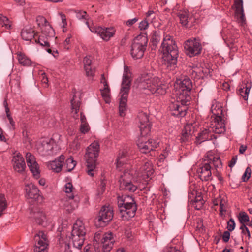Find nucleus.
Segmentation results:
<instances>
[{"label":"nucleus","mask_w":252,"mask_h":252,"mask_svg":"<svg viewBox=\"0 0 252 252\" xmlns=\"http://www.w3.org/2000/svg\"><path fill=\"white\" fill-rule=\"evenodd\" d=\"M54 142L52 139H45L42 141L41 144L38 146V149L43 154H49L53 148Z\"/></svg>","instance_id":"a878e982"},{"label":"nucleus","mask_w":252,"mask_h":252,"mask_svg":"<svg viewBox=\"0 0 252 252\" xmlns=\"http://www.w3.org/2000/svg\"><path fill=\"white\" fill-rule=\"evenodd\" d=\"M239 220L242 224H245V223L249 221V217L246 213L241 212L239 213Z\"/></svg>","instance_id":"49530a36"},{"label":"nucleus","mask_w":252,"mask_h":252,"mask_svg":"<svg viewBox=\"0 0 252 252\" xmlns=\"http://www.w3.org/2000/svg\"><path fill=\"white\" fill-rule=\"evenodd\" d=\"M90 31L94 33H97L104 40L108 41L113 37L115 33L114 28H102L101 27H89Z\"/></svg>","instance_id":"ddd939ff"},{"label":"nucleus","mask_w":252,"mask_h":252,"mask_svg":"<svg viewBox=\"0 0 252 252\" xmlns=\"http://www.w3.org/2000/svg\"><path fill=\"white\" fill-rule=\"evenodd\" d=\"M0 24L2 27H5L6 29H10L11 28V24L10 21L6 16H2L0 20Z\"/></svg>","instance_id":"a18cd8bd"},{"label":"nucleus","mask_w":252,"mask_h":252,"mask_svg":"<svg viewBox=\"0 0 252 252\" xmlns=\"http://www.w3.org/2000/svg\"><path fill=\"white\" fill-rule=\"evenodd\" d=\"M188 12L186 11H180L178 13V17L180 19V23L183 26H187L189 22Z\"/></svg>","instance_id":"4c0bfd02"},{"label":"nucleus","mask_w":252,"mask_h":252,"mask_svg":"<svg viewBox=\"0 0 252 252\" xmlns=\"http://www.w3.org/2000/svg\"><path fill=\"white\" fill-rule=\"evenodd\" d=\"M26 159L28 166L34 177L38 179L40 176L39 167L35 160L34 156L30 153H27Z\"/></svg>","instance_id":"f3484780"},{"label":"nucleus","mask_w":252,"mask_h":252,"mask_svg":"<svg viewBox=\"0 0 252 252\" xmlns=\"http://www.w3.org/2000/svg\"><path fill=\"white\" fill-rule=\"evenodd\" d=\"M76 17L80 19H84L86 21V24L89 27H91L89 25V16L87 14L86 11H79L76 12Z\"/></svg>","instance_id":"ea45409f"},{"label":"nucleus","mask_w":252,"mask_h":252,"mask_svg":"<svg viewBox=\"0 0 252 252\" xmlns=\"http://www.w3.org/2000/svg\"><path fill=\"white\" fill-rule=\"evenodd\" d=\"M90 130V127L87 122L81 123L80 127V130L82 133H86Z\"/></svg>","instance_id":"09e8293b"},{"label":"nucleus","mask_w":252,"mask_h":252,"mask_svg":"<svg viewBox=\"0 0 252 252\" xmlns=\"http://www.w3.org/2000/svg\"><path fill=\"white\" fill-rule=\"evenodd\" d=\"M105 234L101 232H97L95 233L94 237V246L95 249L98 248L99 247V245L102 242L103 235Z\"/></svg>","instance_id":"f704fd0d"},{"label":"nucleus","mask_w":252,"mask_h":252,"mask_svg":"<svg viewBox=\"0 0 252 252\" xmlns=\"http://www.w3.org/2000/svg\"><path fill=\"white\" fill-rule=\"evenodd\" d=\"M184 48L187 54L193 57L199 54L201 50L200 43L196 39H189L185 43Z\"/></svg>","instance_id":"4468645a"},{"label":"nucleus","mask_w":252,"mask_h":252,"mask_svg":"<svg viewBox=\"0 0 252 252\" xmlns=\"http://www.w3.org/2000/svg\"><path fill=\"white\" fill-rule=\"evenodd\" d=\"M130 167L126 164L125 168L127 169ZM135 171L131 170H125L119 179V188L121 190L133 192L138 188V182L134 176Z\"/></svg>","instance_id":"0eeeda50"},{"label":"nucleus","mask_w":252,"mask_h":252,"mask_svg":"<svg viewBox=\"0 0 252 252\" xmlns=\"http://www.w3.org/2000/svg\"><path fill=\"white\" fill-rule=\"evenodd\" d=\"M154 14V11L153 10H149L146 13V18L145 19L150 20V17Z\"/></svg>","instance_id":"0e129e2a"},{"label":"nucleus","mask_w":252,"mask_h":252,"mask_svg":"<svg viewBox=\"0 0 252 252\" xmlns=\"http://www.w3.org/2000/svg\"><path fill=\"white\" fill-rule=\"evenodd\" d=\"M235 227V223L234 220L231 218L227 222V228L229 231H233Z\"/></svg>","instance_id":"3c124183"},{"label":"nucleus","mask_w":252,"mask_h":252,"mask_svg":"<svg viewBox=\"0 0 252 252\" xmlns=\"http://www.w3.org/2000/svg\"><path fill=\"white\" fill-rule=\"evenodd\" d=\"M70 38H71V35H69L68 36V37L66 38V39L65 40V41L63 43V46H64V48H66V49H69V47H67V46L69 44Z\"/></svg>","instance_id":"13d9d810"},{"label":"nucleus","mask_w":252,"mask_h":252,"mask_svg":"<svg viewBox=\"0 0 252 252\" xmlns=\"http://www.w3.org/2000/svg\"><path fill=\"white\" fill-rule=\"evenodd\" d=\"M84 69L86 71V75L89 77H93L95 70L93 69L91 66L92 61L91 56H86L83 59Z\"/></svg>","instance_id":"7c9ffc66"},{"label":"nucleus","mask_w":252,"mask_h":252,"mask_svg":"<svg viewBox=\"0 0 252 252\" xmlns=\"http://www.w3.org/2000/svg\"><path fill=\"white\" fill-rule=\"evenodd\" d=\"M114 240L111 232L107 233L103 235L100 246L102 247L103 252H109L112 249Z\"/></svg>","instance_id":"6ab92c4d"},{"label":"nucleus","mask_w":252,"mask_h":252,"mask_svg":"<svg viewBox=\"0 0 252 252\" xmlns=\"http://www.w3.org/2000/svg\"><path fill=\"white\" fill-rule=\"evenodd\" d=\"M139 88L147 90L152 94L163 95L166 93V86L160 78L150 74H143L140 78Z\"/></svg>","instance_id":"7ed1b4c3"},{"label":"nucleus","mask_w":252,"mask_h":252,"mask_svg":"<svg viewBox=\"0 0 252 252\" xmlns=\"http://www.w3.org/2000/svg\"><path fill=\"white\" fill-rule=\"evenodd\" d=\"M192 127V125L190 124H187L185 126L180 139L181 142H186L191 139L192 133L191 132Z\"/></svg>","instance_id":"cd10ccee"},{"label":"nucleus","mask_w":252,"mask_h":252,"mask_svg":"<svg viewBox=\"0 0 252 252\" xmlns=\"http://www.w3.org/2000/svg\"><path fill=\"white\" fill-rule=\"evenodd\" d=\"M79 98H78L76 97L75 95H74L73 98L71 100V108L72 110V112H74L75 114H77L78 111L79 110L80 106V101Z\"/></svg>","instance_id":"72a5a7b5"},{"label":"nucleus","mask_w":252,"mask_h":252,"mask_svg":"<svg viewBox=\"0 0 252 252\" xmlns=\"http://www.w3.org/2000/svg\"><path fill=\"white\" fill-rule=\"evenodd\" d=\"M7 117L9 120V123L10 124V125H11V126L12 127L13 129H15V122L13 121L12 117L11 116V115H8L7 116Z\"/></svg>","instance_id":"e2e57ef3"},{"label":"nucleus","mask_w":252,"mask_h":252,"mask_svg":"<svg viewBox=\"0 0 252 252\" xmlns=\"http://www.w3.org/2000/svg\"><path fill=\"white\" fill-rule=\"evenodd\" d=\"M35 31L32 28L25 27L21 32L23 39L26 41H31L35 36Z\"/></svg>","instance_id":"c756f323"},{"label":"nucleus","mask_w":252,"mask_h":252,"mask_svg":"<svg viewBox=\"0 0 252 252\" xmlns=\"http://www.w3.org/2000/svg\"><path fill=\"white\" fill-rule=\"evenodd\" d=\"M250 92V88L246 86L242 88H240L238 90L239 94L244 98V100H247L248 98V94Z\"/></svg>","instance_id":"37998d69"},{"label":"nucleus","mask_w":252,"mask_h":252,"mask_svg":"<svg viewBox=\"0 0 252 252\" xmlns=\"http://www.w3.org/2000/svg\"><path fill=\"white\" fill-rule=\"evenodd\" d=\"M80 120H81V123H85V122H87L86 117L83 114V113L82 112L81 113Z\"/></svg>","instance_id":"69168bd1"},{"label":"nucleus","mask_w":252,"mask_h":252,"mask_svg":"<svg viewBox=\"0 0 252 252\" xmlns=\"http://www.w3.org/2000/svg\"><path fill=\"white\" fill-rule=\"evenodd\" d=\"M251 176V169L249 167H247L244 174L242 176V180L243 181L245 182L248 180V179L250 178Z\"/></svg>","instance_id":"603ef678"},{"label":"nucleus","mask_w":252,"mask_h":252,"mask_svg":"<svg viewBox=\"0 0 252 252\" xmlns=\"http://www.w3.org/2000/svg\"><path fill=\"white\" fill-rule=\"evenodd\" d=\"M175 87L176 89V94L178 95L181 104L178 101L172 103L170 109L172 114L178 117H184L186 114L187 106L189 104L191 99L190 92L192 88L191 80L188 77L183 79H178L176 81Z\"/></svg>","instance_id":"f257e3e1"},{"label":"nucleus","mask_w":252,"mask_h":252,"mask_svg":"<svg viewBox=\"0 0 252 252\" xmlns=\"http://www.w3.org/2000/svg\"><path fill=\"white\" fill-rule=\"evenodd\" d=\"M36 42H37L36 40ZM37 43L42 46L47 47V48L46 49V50L48 53H52V50L49 48L50 47V44L47 37H44V36L40 35L38 38Z\"/></svg>","instance_id":"c9c22d12"},{"label":"nucleus","mask_w":252,"mask_h":252,"mask_svg":"<svg viewBox=\"0 0 252 252\" xmlns=\"http://www.w3.org/2000/svg\"><path fill=\"white\" fill-rule=\"evenodd\" d=\"M139 126L140 134L142 136H147L150 132L151 126L149 123L148 116L145 113L141 112L138 116Z\"/></svg>","instance_id":"2eb2a0df"},{"label":"nucleus","mask_w":252,"mask_h":252,"mask_svg":"<svg viewBox=\"0 0 252 252\" xmlns=\"http://www.w3.org/2000/svg\"><path fill=\"white\" fill-rule=\"evenodd\" d=\"M12 161L14 162V168L16 171L21 172L25 170L26 164L21 154L18 153L14 156L13 157Z\"/></svg>","instance_id":"5701e85b"},{"label":"nucleus","mask_w":252,"mask_h":252,"mask_svg":"<svg viewBox=\"0 0 252 252\" xmlns=\"http://www.w3.org/2000/svg\"><path fill=\"white\" fill-rule=\"evenodd\" d=\"M240 229L242 230V233L244 234H246L249 238L251 237L250 232L248 227L245 224H242L240 227Z\"/></svg>","instance_id":"5fc2aeb1"},{"label":"nucleus","mask_w":252,"mask_h":252,"mask_svg":"<svg viewBox=\"0 0 252 252\" xmlns=\"http://www.w3.org/2000/svg\"><path fill=\"white\" fill-rule=\"evenodd\" d=\"M118 206L123 220H128L133 217L137 210V205L134 199L129 195L119 196Z\"/></svg>","instance_id":"20e7f679"},{"label":"nucleus","mask_w":252,"mask_h":252,"mask_svg":"<svg viewBox=\"0 0 252 252\" xmlns=\"http://www.w3.org/2000/svg\"><path fill=\"white\" fill-rule=\"evenodd\" d=\"M159 33V31H155L153 32L151 40L152 43V45L154 47L157 46V44L160 40V36Z\"/></svg>","instance_id":"a19ab883"},{"label":"nucleus","mask_w":252,"mask_h":252,"mask_svg":"<svg viewBox=\"0 0 252 252\" xmlns=\"http://www.w3.org/2000/svg\"><path fill=\"white\" fill-rule=\"evenodd\" d=\"M66 168L68 171H71L75 166L76 162L70 157L65 161Z\"/></svg>","instance_id":"c03bdc74"},{"label":"nucleus","mask_w":252,"mask_h":252,"mask_svg":"<svg viewBox=\"0 0 252 252\" xmlns=\"http://www.w3.org/2000/svg\"><path fill=\"white\" fill-rule=\"evenodd\" d=\"M73 187L71 183H67L65 185L64 191L67 193H71L73 192Z\"/></svg>","instance_id":"864d4df0"},{"label":"nucleus","mask_w":252,"mask_h":252,"mask_svg":"<svg viewBox=\"0 0 252 252\" xmlns=\"http://www.w3.org/2000/svg\"><path fill=\"white\" fill-rule=\"evenodd\" d=\"M148 20L145 19V20L142 21L139 25V28L140 30H145L147 29L149 26V23L148 22Z\"/></svg>","instance_id":"8fccbe9b"},{"label":"nucleus","mask_w":252,"mask_h":252,"mask_svg":"<svg viewBox=\"0 0 252 252\" xmlns=\"http://www.w3.org/2000/svg\"><path fill=\"white\" fill-rule=\"evenodd\" d=\"M148 43V39L144 35H139L132 41L131 45L130 53L135 59H141L144 56Z\"/></svg>","instance_id":"1a4fd4ad"},{"label":"nucleus","mask_w":252,"mask_h":252,"mask_svg":"<svg viewBox=\"0 0 252 252\" xmlns=\"http://www.w3.org/2000/svg\"><path fill=\"white\" fill-rule=\"evenodd\" d=\"M140 171L144 177H150L153 174L154 170L152 163L149 161L144 162V164L140 167Z\"/></svg>","instance_id":"c85d7f7f"},{"label":"nucleus","mask_w":252,"mask_h":252,"mask_svg":"<svg viewBox=\"0 0 252 252\" xmlns=\"http://www.w3.org/2000/svg\"><path fill=\"white\" fill-rule=\"evenodd\" d=\"M212 139V133L210 130L204 129L198 134L196 137V142L197 144H201L202 142L211 140Z\"/></svg>","instance_id":"bb28decb"},{"label":"nucleus","mask_w":252,"mask_h":252,"mask_svg":"<svg viewBox=\"0 0 252 252\" xmlns=\"http://www.w3.org/2000/svg\"><path fill=\"white\" fill-rule=\"evenodd\" d=\"M35 244L34 248V252H47V248L48 241L46 234L43 231H40L34 236Z\"/></svg>","instance_id":"f8f14e48"},{"label":"nucleus","mask_w":252,"mask_h":252,"mask_svg":"<svg viewBox=\"0 0 252 252\" xmlns=\"http://www.w3.org/2000/svg\"><path fill=\"white\" fill-rule=\"evenodd\" d=\"M36 22L39 26H44V29H42V32L45 33L46 30L48 31L49 33L53 31V28L47 23V19L42 16H38L36 18Z\"/></svg>","instance_id":"2f4dec72"},{"label":"nucleus","mask_w":252,"mask_h":252,"mask_svg":"<svg viewBox=\"0 0 252 252\" xmlns=\"http://www.w3.org/2000/svg\"><path fill=\"white\" fill-rule=\"evenodd\" d=\"M86 230L82 221L77 220L74 224L70 238L74 248L80 249L84 244Z\"/></svg>","instance_id":"6e6552de"},{"label":"nucleus","mask_w":252,"mask_h":252,"mask_svg":"<svg viewBox=\"0 0 252 252\" xmlns=\"http://www.w3.org/2000/svg\"><path fill=\"white\" fill-rule=\"evenodd\" d=\"M99 152V143L94 141L87 148L84 156L86 162V172L91 177L94 176L95 172L96 161Z\"/></svg>","instance_id":"423d86ee"},{"label":"nucleus","mask_w":252,"mask_h":252,"mask_svg":"<svg viewBox=\"0 0 252 252\" xmlns=\"http://www.w3.org/2000/svg\"><path fill=\"white\" fill-rule=\"evenodd\" d=\"M197 172L200 179L202 181H208L212 175L211 171V165L207 159H204L200 164L199 167L197 169Z\"/></svg>","instance_id":"dca6fc26"},{"label":"nucleus","mask_w":252,"mask_h":252,"mask_svg":"<svg viewBox=\"0 0 252 252\" xmlns=\"http://www.w3.org/2000/svg\"><path fill=\"white\" fill-rule=\"evenodd\" d=\"M125 154L122 153L121 156H119L117 159V167L118 168L122 167L124 165Z\"/></svg>","instance_id":"de8ad7c7"},{"label":"nucleus","mask_w":252,"mask_h":252,"mask_svg":"<svg viewBox=\"0 0 252 252\" xmlns=\"http://www.w3.org/2000/svg\"><path fill=\"white\" fill-rule=\"evenodd\" d=\"M7 201L3 194H0V217L3 214V211L7 208Z\"/></svg>","instance_id":"79ce46f5"},{"label":"nucleus","mask_w":252,"mask_h":252,"mask_svg":"<svg viewBox=\"0 0 252 252\" xmlns=\"http://www.w3.org/2000/svg\"><path fill=\"white\" fill-rule=\"evenodd\" d=\"M113 210L109 206H103L100 209L97 217V221L100 226H105L113 219Z\"/></svg>","instance_id":"9b49d317"},{"label":"nucleus","mask_w":252,"mask_h":252,"mask_svg":"<svg viewBox=\"0 0 252 252\" xmlns=\"http://www.w3.org/2000/svg\"><path fill=\"white\" fill-rule=\"evenodd\" d=\"M141 135L138 140L137 146L139 150L143 153H148L155 150L158 147L159 142L152 139H147L145 137Z\"/></svg>","instance_id":"9d476101"},{"label":"nucleus","mask_w":252,"mask_h":252,"mask_svg":"<svg viewBox=\"0 0 252 252\" xmlns=\"http://www.w3.org/2000/svg\"><path fill=\"white\" fill-rule=\"evenodd\" d=\"M42 78L41 80L42 83L43 84H45L46 85V86H47L48 82V78L47 77L45 73H42Z\"/></svg>","instance_id":"680f3d73"},{"label":"nucleus","mask_w":252,"mask_h":252,"mask_svg":"<svg viewBox=\"0 0 252 252\" xmlns=\"http://www.w3.org/2000/svg\"><path fill=\"white\" fill-rule=\"evenodd\" d=\"M25 190L26 192V197L28 198L36 199L39 195V189L32 183L26 185Z\"/></svg>","instance_id":"b1692460"},{"label":"nucleus","mask_w":252,"mask_h":252,"mask_svg":"<svg viewBox=\"0 0 252 252\" xmlns=\"http://www.w3.org/2000/svg\"><path fill=\"white\" fill-rule=\"evenodd\" d=\"M168 252H181V251L179 250L175 249V248L171 247L170 248Z\"/></svg>","instance_id":"774afa93"},{"label":"nucleus","mask_w":252,"mask_h":252,"mask_svg":"<svg viewBox=\"0 0 252 252\" xmlns=\"http://www.w3.org/2000/svg\"><path fill=\"white\" fill-rule=\"evenodd\" d=\"M129 71L128 67L125 66L120 92L121 95L119 103V113L121 116L125 115V112L126 109L127 97L131 86V75Z\"/></svg>","instance_id":"39448f33"},{"label":"nucleus","mask_w":252,"mask_h":252,"mask_svg":"<svg viewBox=\"0 0 252 252\" xmlns=\"http://www.w3.org/2000/svg\"><path fill=\"white\" fill-rule=\"evenodd\" d=\"M102 97L105 102L109 103L110 101V90L109 86L104 87L103 89L100 90Z\"/></svg>","instance_id":"58836bf2"},{"label":"nucleus","mask_w":252,"mask_h":252,"mask_svg":"<svg viewBox=\"0 0 252 252\" xmlns=\"http://www.w3.org/2000/svg\"><path fill=\"white\" fill-rule=\"evenodd\" d=\"M138 21L137 18H134L132 19H130L126 22V25L129 26H132L133 24L135 23Z\"/></svg>","instance_id":"4d7b16f0"},{"label":"nucleus","mask_w":252,"mask_h":252,"mask_svg":"<svg viewBox=\"0 0 252 252\" xmlns=\"http://www.w3.org/2000/svg\"><path fill=\"white\" fill-rule=\"evenodd\" d=\"M230 233L229 231H225L222 235V239L224 242H227L230 238Z\"/></svg>","instance_id":"6e6d98bb"},{"label":"nucleus","mask_w":252,"mask_h":252,"mask_svg":"<svg viewBox=\"0 0 252 252\" xmlns=\"http://www.w3.org/2000/svg\"><path fill=\"white\" fill-rule=\"evenodd\" d=\"M189 199L190 200V203L195 209L199 210L202 208L204 201L200 192L193 191L191 193H189Z\"/></svg>","instance_id":"a211bd4d"},{"label":"nucleus","mask_w":252,"mask_h":252,"mask_svg":"<svg viewBox=\"0 0 252 252\" xmlns=\"http://www.w3.org/2000/svg\"><path fill=\"white\" fill-rule=\"evenodd\" d=\"M31 217L35 220L36 222L39 225H43L46 221V217L45 213L41 209L34 208L31 211Z\"/></svg>","instance_id":"aec40b11"},{"label":"nucleus","mask_w":252,"mask_h":252,"mask_svg":"<svg viewBox=\"0 0 252 252\" xmlns=\"http://www.w3.org/2000/svg\"><path fill=\"white\" fill-rule=\"evenodd\" d=\"M237 158L236 156L233 157L229 164L230 167H232L235 164Z\"/></svg>","instance_id":"bf43d9fd"},{"label":"nucleus","mask_w":252,"mask_h":252,"mask_svg":"<svg viewBox=\"0 0 252 252\" xmlns=\"http://www.w3.org/2000/svg\"><path fill=\"white\" fill-rule=\"evenodd\" d=\"M100 82L103 84L104 87L109 86L104 74L101 75Z\"/></svg>","instance_id":"052dcab7"},{"label":"nucleus","mask_w":252,"mask_h":252,"mask_svg":"<svg viewBox=\"0 0 252 252\" xmlns=\"http://www.w3.org/2000/svg\"><path fill=\"white\" fill-rule=\"evenodd\" d=\"M161 48L163 52V63L170 70L174 69L177 64L178 49L172 37L166 35L163 38Z\"/></svg>","instance_id":"f03ea898"},{"label":"nucleus","mask_w":252,"mask_h":252,"mask_svg":"<svg viewBox=\"0 0 252 252\" xmlns=\"http://www.w3.org/2000/svg\"><path fill=\"white\" fill-rule=\"evenodd\" d=\"M17 59L19 63L23 66L31 65L32 62L25 54L20 52L17 54Z\"/></svg>","instance_id":"473e14b6"},{"label":"nucleus","mask_w":252,"mask_h":252,"mask_svg":"<svg viewBox=\"0 0 252 252\" xmlns=\"http://www.w3.org/2000/svg\"><path fill=\"white\" fill-rule=\"evenodd\" d=\"M214 125L211 128L212 131L216 133L221 134L225 131V126L222 118L217 116L214 119Z\"/></svg>","instance_id":"4be33fe9"},{"label":"nucleus","mask_w":252,"mask_h":252,"mask_svg":"<svg viewBox=\"0 0 252 252\" xmlns=\"http://www.w3.org/2000/svg\"><path fill=\"white\" fill-rule=\"evenodd\" d=\"M64 160V156L63 155H61L58 159L50 161L48 166L53 171L59 173L62 170L63 166L62 163Z\"/></svg>","instance_id":"393cba45"},{"label":"nucleus","mask_w":252,"mask_h":252,"mask_svg":"<svg viewBox=\"0 0 252 252\" xmlns=\"http://www.w3.org/2000/svg\"><path fill=\"white\" fill-rule=\"evenodd\" d=\"M212 156L211 157H206L205 159H207V162H208L210 164L213 163L216 168L220 167L222 164L220 158L213 157L212 158Z\"/></svg>","instance_id":"e433bc0d"},{"label":"nucleus","mask_w":252,"mask_h":252,"mask_svg":"<svg viewBox=\"0 0 252 252\" xmlns=\"http://www.w3.org/2000/svg\"><path fill=\"white\" fill-rule=\"evenodd\" d=\"M247 147L246 146L241 145L239 148V152L240 154H243L246 151Z\"/></svg>","instance_id":"338daca9"},{"label":"nucleus","mask_w":252,"mask_h":252,"mask_svg":"<svg viewBox=\"0 0 252 252\" xmlns=\"http://www.w3.org/2000/svg\"><path fill=\"white\" fill-rule=\"evenodd\" d=\"M235 17L239 22L243 23L245 21V15L243 7V0H236L234 2Z\"/></svg>","instance_id":"412c9836"}]
</instances>
